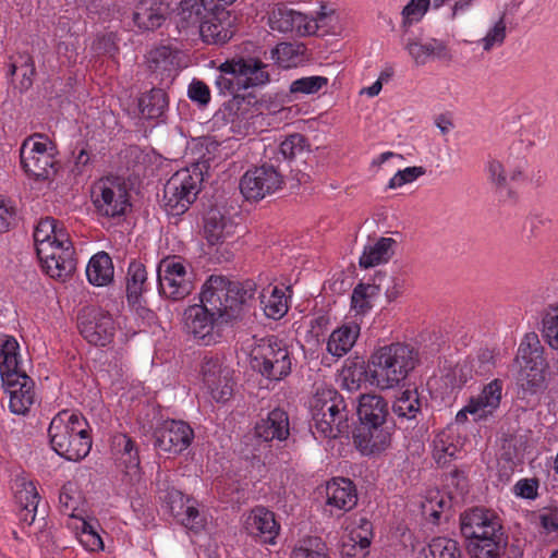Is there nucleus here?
I'll list each match as a JSON object with an SVG mask.
<instances>
[{
	"mask_svg": "<svg viewBox=\"0 0 558 558\" xmlns=\"http://www.w3.org/2000/svg\"><path fill=\"white\" fill-rule=\"evenodd\" d=\"M541 333L545 343L558 354V305L544 313Z\"/></svg>",
	"mask_w": 558,
	"mask_h": 558,
	"instance_id": "obj_43",
	"label": "nucleus"
},
{
	"mask_svg": "<svg viewBox=\"0 0 558 558\" xmlns=\"http://www.w3.org/2000/svg\"><path fill=\"white\" fill-rule=\"evenodd\" d=\"M199 34L203 41L208 45H225L233 37L234 29L229 19L214 15L201 23Z\"/></svg>",
	"mask_w": 558,
	"mask_h": 558,
	"instance_id": "obj_30",
	"label": "nucleus"
},
{
	"mask_svg": "<svg viewBox=\"0 0 558 558\" xmlns=\"http://www.w3.org/2000/svg\"><path fill=\"white\" fill-rule=\"evenodd\" d=\"M391 410L399 418L414 420L421 412L417 390H404L393 402Z\"/></svg>",
	"mask_w": 558,
	"mask_h": 558,
	"instance_id": "obj_40",
	"label": "nucleus"
},
{
	"mask_svg": "<svg viewBox=\"0 0 558 558\" xmlns=\"http://www.w3.org/2000/svg\"><path fill=\"white\" fill-rule=\"evenodd\" d=\"M180 510L175 511V506H171V511L173 512L177 520L190 531L194 533H198L205 526V519L199 513L198 509L195 507L194 502L191 499L186 498L184 501V497L180 496Z\"/></svg>",
	"mask_w": 558,
	"mask_h": 558,
	"instance_id": "obj_39",
	"label": "nucleus"
},
{
	"mask_svg": "<svg viewBox=\"0 0 558 558\" xmlns=\"http://www.w3.org/2000/svg\"><path fill=\"white\" fill-rule=\"evenodd\" d=\"M404 49L409 52L416 65H424L429 59L441 61H451L452 53L446 41L429 38L422 41L417 37L409 38L404 45Z\"/></svg>",
	"mask_w": 558,
	"mask_h": 558,
	"instance_id": "obj_23",
	"label": "nucleus"
},
{
	"mask_svg": "<svg viewBox=\"0 0 558 558\" xmlns=\"http://www.w3.org/2000/svg\"><path fill=\"white\" fill-rule=\"evenodd\" d=\"M5 391L9 393V408L15 414H26L36 400L34 380L25 372L7 375L2 379Z\"/></svg>",
	"mask_w": 558,
	"mask_h": 558,
	"instance_id": "obj_21",
	"label": "nucleus"
},
{
	"mask_svg": "<svg viewBox=\"0 0 558 558\" xmlns=\"http://www.w3.org/2000/svg\"><path fill=\"white\" fill-rule=\"evenodd\" d=\"M327 505L339 510L349 511L357 502L354 483L344 477L333 478L326 487Z\"/></svg>",
	"mask_w": 558,
	"mask_h": 558,
	"instance_id": "obj_27",
	"label": "nucleus"
},
{
	"mask_svg": "<svg viewBox=\"0 0 558 558\" xmlns=\"http://www.w3.org/2000/svg\"><path fill=\"white\" fill-rule=\"evenodd\" d=\"M157 282L159 295L173 302L184 300L194 289L185 265L177 257H166L159 262Z\"/></svg>",
	"mask_w": 558,
	"mask_h": 558,
	"instance_id": "obj_14",
	"label": "nucleus"
},
{
	"mask_svg": "<svg viewBox=\"0 0 558 558\" xmlns=\"http://www.w3.org/2000/svg\"><path fill=\"white\" fill-rule=\"evenodd\" d=\"M169 5L161 0H141L133 12V22L142 31L159 28L166 21Z\"/></svg>",
	"mask_w": 558,
	"mask_h": 558,
	"instance_id": "obj_24",
	"label": "nucleus"
},
{
	"mask_svg": "<svg viewBox=\"0 0 558 558\" xmlns=\"http://www.w3.org/2000/svg\"><path fill=\"white\" fill-rule=\"evenodd\" d=\"M15 499L22 509L26 511L24 520L27 521V517L31 515L29 523H32L39 504V495L35 485L32 482H23L21 488L15 492Z\"/></svg>",
	"mask_w": 558,
	"mask_h": 558,
	"instance_id": "obj_42",
	"label": "nucleus"
},
{
	"mask_svg": "<svg viewBox=\"0 0 558 558\" xmlns=\"http://www.w3.org/2000/svg\"><path fill=\"white\" fill-rule=\"evenodd\" d=\"M468 414L473 415L475 422L481 420L478 418L477 409L469 401V403L457 413L456 422L460 424L464 423L468 418Z\"/></svg>",
	"mask_w": 558,
	"mask_h": 558,
	"instance_id": "obj_61",
	"label": "nucleus"
},
{
	"mask_svg": "<svg viewBox=\"0 0 558 558\" xmlns=\"http://www.w3.org/2000/svg\"><path fill=\"white\" fill-rule=\"evenodd\" d=\"M267 66L252 57L227 60L219 66L216 85L220 93L236 97L242 90L266 85L270 81Z\"/></svg>",
	"mask_w": 558,
	"mask_h": 558,
	"instance_id": "obj_8",
	"label": "nucleus"
},
{
	"mask_svg": "<svg viewBox=\"0 0 558 558\" xmlns=\"http://www.w3.org/2000/svg\"><path fill=\"white\" fill-rule=\"evenodd\" d=\"M430 558H461L458 542L447 537H435L428 544Z\"/></svg>",
	"mask_w": 558,
	"mask_h": 558,
	"instance_id": "obj_45",
	"label": "nucleus"
},
{
	"mask_svg": "<svg viewBox=\"0 0 558 558\" xmlns=\"http://www.w3.org/2000/svg\"><path fill=\"white\" fill-rule=\"evenodd\" d=\"M81 335L94 345L105 347L114 336L116 327L112 316L99 307H85L78 316Z\"/></svg>",
	"mask_w": 558,
	"mask_h": 558,
	"instance_id": "obj_18",
	"label": "nucleus"
},
{
	"mask_svg": "<svg viewBox=\"0 0 558 558\" xmlns=\"http://www.w3.org/2000/svg\"><path fill=\"white\" fill-rule=\"evenodd\" d=\"M81 543L88 549V550H97L104 548V543L99 534L90 530V532H86L83 530V534L81 537Z\"/></svg>",
	"mask_w": 558,
	"mask_h": 558,
	"instance_id": "obj_59",
	"label": "nucleus"
},
{
	"mask_svg": "<svg viewBox=\"0 0 558 558\" xmlns=\"http://www.w3.org/2000/svg\"><path fill=\"white\" fill-rule=\"evenodd\" d=\"M426 173L425 168L423 167H408L403 170H399L395 173V175L389 180L388 187L397 189L407 183H411L415 181L417 178L424 175Z\"/></svg>",
	"mask_w": 558,
	"mask_h": 558,
	"instance_id": "obj_51",
	"label": "nucleus"
},
{
	"mask_svg": "<svg viewBox=\"0 0 558 558\" xmlns=\"http://www.w3.org/2000/svg\"><path fill=\"white\" fill-rule=\"evenodd\" d=\"M487 171L489 174L490 181L497 187H505L507 184V177L505 173V168L501 162L498 160H492L488 162Z\"/></svg>",
	"mask_w": 558,
	"mask_h": 558,
	"instance_id": "obj_56",
	"label": "nucleus"
},
{
	"mask_svg": "<svg viewBox=\"0 0 558 558\" xmlns=\"http://www.w3.org/2000/svg\"><path fill=\"white\" fill-rule=\"evenodd\" d=\"M378 294V286L361 282L352 291L351 307L357 314H364L372 308V301Z\"/></svg>",
	"mask_w": 558,
	"mask_h": 558,
	"instance_id": "obj_41",
	"label": "nucleus"
},
{
	"mask_svg": "<svg viewBox=\"0 0 558 558\" xmlns=\"http://www.w3.org/2000/svg\"><path fill=\"white\" fill-rule=\"evenodd\" d=\"M168 106V95L161 88H151L138 98L140 113L146 120H162Z\"/></svg>",
	"mask_w": 558,
	"mask_h": 558,
	"instance_id": "obj_31",
	"label": "nucleus"
},
{
	"mask_svg": "<svg viewBox=\"0 0 558 558\" xmlns=\"http://www.w3.org/2000/svg\"><path fill=\"white\" fill-rule=\"evenodd\" d=\"M73 485L71 483L62 486L59 494V504L63 511H74L76 509V499L72 495Z\"/></svg>",
	"mask_w": 558,
	"mask_h": 558,
	"instance_id": "obj_58",
	"label": "nucleus"
},
{
	"mask_svg": "<svg viewBox=\"0 0 558 558\" xmlns=\"http://www.w3.org/2000/svg\"><path fill=\"white\" fill-rule=\"evenodd\" d=\"M244 527L254 538L264 544L274 545L280 532V524L275 513L263 506H257L246 517Z\"/></svg>",
	"mask_w": 558,
	"mask_h": 558,
	"instance_id": "obj_22",
	"label": "nucleus"
},
{
	"mask_svg": "<svg viewBox=\"0 0 558 558\" xmlns=\"http://www.w3.org/2000/svg\"><path fill=\"white\" fill-rule=\"evenodd\" d=\"M515 363L519 364L518 383L524 392L534 395L546 388L544 347L535 332L524 336L518 349Z\"/></svg>",
	"mask_w": 558,
	"mask_h": 558,
	"instance_id": "obj_10",
	"label": "nucleus"
},
{
	"mask_svg": "<svg viewBox=\"0 0 558 558\" xmlns=\"http://www.w3.org/2000/svg\"><path fill=\"white\" fill-rule=\"evenodd\" d=\"M254 293L253 283L231 282L221 276H210L203 286L201 303L218 316L221 323H228L240 317Z\"/></svg>",
	"mask_w": 558,
	"mask_h": 558,
	"instance_id": "obj_6",
	"label": "nucleus"
},
{
	"mask_svg": "<svg viewBox=\"0 0 558 558\" xmlns=\"http://www.w3.org/2000/svg\"><path fill=\"white\" fill-rule=\"evenodd\" d=\"M15 218V209L11 201L0 198V233L9 230Z\"/></svg>",
	"mask_w": 558,
	"mask_h": 558,
	"instance_id": "obj_55",
	"label": "nucleus"
},
{
	"mask_svg": "<svg viewBox=\"0 0 558 558\" xmlns=\"http://www.w3.org/2000/svg\"><path fill=\"white\" fill-rule=\"evenodd\" d=\"M495 365V354L494 351L485 348L481 349L477 353L476 359L472 361V367L475 373L478 375L488 374Z\"/></svg>",
	"mask_w": 558,
	"mask_h": 558,
	"instance_id": "obj_52",
	"label": "nucleus"
},
{
	"mask_svg": "<svg viewBox=\"0 0 558 558\" xmlns=\"http://www.w3.org/2000/svg\"><path fill=\"white\" fill-rule=\"evenodd\" d=\"M306 146V138L300 133L289 135L279 146V153L287 160L294 159L302 154Z\"/></svg>",
	"mask_w": 558,
	"mask_h": 558,
	"instance_id": "obj_49",
	"label": "nucleus"
},
{
	"mask_svg": "<svg viewBox=\"0 0 558 558\" xmlns=\"http://www.w3.org/2000/svg\"><path fill=\"white\" fill-rule=\"evenodd\" d=\"M290 434L289 416L281 409H274L255 425V435L264 441L286 440Z\"/></svg>",
	"mask_w": 558,
	"mask_h": 558,
	"instance_id": "obj_25",
	"label": "nucleus"
},
{
	"mask_svg": "<svg viewBox=\"0 0 558 558\" xmlns=\"http://www.w3.org/2000/svg\"><path fill=\"white\" fill-rule=\"evenodd\" d=\"M322 9H325L323 7ZM329 15L322 10L316 17H308L287 5H276L268 14V25L279 33H295L300 36L314 35L325 25Z\"/></svg>",
	"mask_w": 558,
	"mask_h": 558,
	"instance_id": "obj_15",
	"label": "nucleus"
},
{
	"mask_svg": "<svg viewBox=\"0 0 558 558\" xmlns=\"http://www.w3.org/2000/svg\"><path fill=\"white\" fill-rule=\"evenodd\" d=\"M154 438V446L158 450L179 454L191 445L194 432L183 421L167 420L155 429Z\"/></svg>",
	"mask_w": 558,
	"mask_h": 558,
	"instance_id": "obj_19",
	"label": "nucleus"
},
{
	"mask_svg": "<svg viewBox=\"0 0 558 558\" xmlns=\"http://www.w3.org/2000/svg\"><path fill=\"white\" fill-rule=\"evenodd\" d=\"M383 80H384V74H380L378 80L376 82H374L369 87L365 88L363 92L365 94H367L369 97L377 96L383 88Z\"/></svg>",
	"mask_w": 558,
	"mask_h": 558,
	"instance_id": "obj_64",
	"label": "nucleus"
},
{
	"mask_svg": "<svg viewBox=\"0 0 558 558\" xmlns=\"http://www.w3.org/2000/svg\"><path fill=\"white\" fill-rule=\"evenodd\" d=\"M20 344L13 337L0 338V375L1 379L7 375L19 374L24 371L21 368Z\"/></svg>",
	"mask_w": 558,
	"mask_h": 558,
	"instance_id": "obj_36",
	"label": "nucleus"
},
{
	"mask_svg": "<svg viewBox=\"0 0 558 558\" xmlns=\"http://www.w3.org/2000/svg\"><path fill=\"white\" fill-rule=\"evenodd\" d=\"M460 451L459 444L451 430H442L435 436L433 440V457L438 465L445 466L452 459L458 458Z\"/></svg>",
	"mask_w": 558,
	"mask_h": 558,
	"instance_id": "obj_37",
	"label": "nucleus"
},
{
	"mask_svg": "<svg viewBox=\"0 0 558 558\" xmlns=\"http://www.w3.org/2000/svg\"><path fill=\"white\" fill-rule=\"evenodd\" d=\"M189 98L201 106H206L210 101L209 87L202 81L193 80L187 90Z\"/></svg>",
	"mask_w": 558,
	"mask_h": 558,
	"instance_id": "obj_53",
	"label": "nucleus"
},
{
	"mask_svg": "<svg viewBox=\"0 0 558 558\" xmlns=\"http://www.w3.org/2000/svg\"><path fill=\"white\" fill-rule=\"evenodd\" d=\"M20 70L23 71V73H22L23 80L21 82V85L23 88H28L33 84L32 75H34L35 69H34L33 64H29V65L25 64V66H21Z\"/></svg>",
	"mask_w": 558,
	"mask_h": 558,
	"instance_id": "obj_63",
	"label": "nucleus"
},
{
	"mask_svg": "<svg viewBox=\"0 0 558 558\" xmlns=\"http://www.w3.org/2000/svg\"><path fill=\"white\" fill-rule=\"evenodd\" d=\"M538 480L523 478L514 485V493L517 496L525 499H535L537 497Z\"/></svg>",
	"mask_w": 558,
	"mask_h": 558,
	"instance_id": "obj_54",
	"label": "nucleus"
},
{
	"mask_svg": "<svg viewBox=\"0 0 558 558\" xmlns=\"http://www.w3.org/2000/svg\"><path fill=\"white\" fill-rule=\"evenodd\" d=\"M460 531L468 539L474 558H501L508 546V535L499 515L484 507H473L460 514Z\"/></svg>",
	"mask_w": 558,
	"mask_h": 558,
	"instance_id": "obj_1",
	"label": "nucleus"
},
{
	"mask_svg": "<svg viewBox=\"0 0 558 558\" xmlns=\"http://www.w3.org/2000/svg\"><path fill=\"white\" fill-rule=\"evenodd\" d=\"M111 450L126 473H136L140 469V456L135 441L125 434L112 437Z\"/></svg>",
	"mask_w": 558,
	"mask_h": 558,
	"instance_id": "obj_29",
	"label": "nucleus"
},
{
	"mask_svg": "<svg viewBox=\"0 0 558 558\" xmlns=\"http://www.w3.org/2000/svg\"><path fill=\"white\" fill-rule=\"evenodd\" d=\"M282 175L274 166L263 165L247 170L240 181V190L247 201H259L281 189Z\"/></svg>",
	"mask_w": 558,
	"mask_h": 558,
	"instance_id": "obj_17",
	"label": "nucleus"
},
{
	"mask_svg": "<svg viewBox=\"0 0 558 558\" xmlns=\"http://www.w3.org/2000/svg\"><path fill=\"white\" fill-rule=\"evenodd\" d=\"M51 448L69 461L84 459L92 449L90 427L82 413L62 410L48 428Z\"/></svg>",
	"mask_w": 558,
	"mask_h": 558,
	"instance_id": "obj_4",
	"label": "nucleus"
},
{
	"mask_svg": "<svg viewBox=\"0 0 558 558\" xmlns=\"http://www.w3.org/2000/svg\"><path fill=\"white\" fill-rule=\"evenodd\" d=\"M328 85V78L325 76H304L294 80L289 87L291 94L313 95Z\"/></svg>",
	"mask_w": 558,
	"mask_h": 558,
	"instance_id": "obj_46",
	"label": "nucleus"
},
{
	"mask_svg": "<svg viewBox=\"0 0 558 558\" xmlns=\"http://www.w3.org/2000/svg\"><path fill=\"white\" fill-rule=\"evenodd\" d=\"M291 558H329L327 546L317 536H310L303 539L291 554Z\"/></svg>",
	"mask_w": 558,
	"mask_h": 558,
	"instance_id": "obj_44",
	"label": "nucleus"
},
{
	"mask_svg": "<svg viewBox=\"0 0 558 558\" xmlns=\"http://www.w3.org/2000/svg\"><path fill=\"white\" fill-rule=\"evenodd\" d=\"M397 241L392 238L381 236L373 243L365 245L359 259L362 268H372L380 264H386L395 254Z\"/></svg>",
	"mask_w": 558,
	"mask_h": 558,
	"instance_id": "obj_28",
	"label": "nucleus"
},
{
	"mask_svg": "<svg viewBox=\"0 0 558 558\" xmlns=\"http://www.w3.org/2000/svg\"><path fill=\"white\" fill-rule=\"evenodd\" d=\"M114 268L110 255L98 252L88 262L86 276L93 286L104 287L113 280Z\"/></svg>",
	"mask_w": 558,
	"mask_h": 558,
	"instance_id": "obj_32",
	"label": "nucleus"
},
{
	"mask_svg": "<svg viewBox=\"0 0 558 558\" xmlns=\"http://www.w3.org/2000/svg\"><path fill=\"white\" fill-rule=\"evenodd\" d=\"M56 147L47 135L35 133L20 148L24 172L34 180H47L57 172Z\"/></svg>",
	"mask_w": 558,
	"mask_h": 558,
	"instance_id": "obj_12",
	"label": "nucleus"
},
{
	"mask_svg": "<svg viewBox=\"0 0 558 558\" xmlns=\"http://www.w3.org/2000/svg\"><path fill=\"white\" fill-rule=\"evenodd\" d=\"M201 375L208 392L217 402H226L233 393V371L215 356H204Z\"/></svg>",
	"mask_w": 558,
	"mask_h": 558,
	"instance_id": "obj_16",
	"label": "nucleus"
},
{
	"mask_svg": "<svg viewBox=\"0 0 558 558\" xmlns=\"http://www.w3.org/2000/svg\"><path fill=\"white\" fill-rule=\"evenodd\" d=\"M506 14L502 13L498 21L488 29L487 34L478 40L484 51H490L495 46H501L507 37Z\"/></svg>",
	"mask_w": 558,
	"mask_h": 558,
	"instance_id": "obj_47",
	"label": "nucleus"
},
{
	"mask_svg": "<svg viewBox=\"0 0 558 558\" xmlns=\"http://www.w3.org/2000/svg\"><path fill=\"white\" fill-rule=\"evenodd\" d=\"M203 171L198 163L177 171L163 189L165 208L169 215L184 214L202 190Z\"/></svg>",
	"mask_w": 558,
	"mask_h": 558,
	"instance_id": "obj_11",
	"label": "nucleus"
},
{
	"mask_svg": "<svg viewBox=\"0 0 558 558\" xmlns=\"http://www.w3.org/2000/svg\"><path fill=\"white\" fill-rule=\"evenodd\" d=\"M264 313L272 319L281 318L288 312L284 292L278 287H268L260 294Z\"/></svg>",
	"mask_w": 558,
	"mask_h": 558,
	"instance_id": "obj_38",
	"label": "nucleus"
},
{
	"mask_svg": "<svg viewBox=\"0 0 558 558\" xmlns=\"http://www.w3.org/2000/svg\"><path fill=\"white\" fill-rule=\"evenodd\" d=\"M361 529L363 532H365V536L357 538L355 543H357L362 549H365L371 544L372 523L366 519H362Z\"/></svg>",
	"mask_w": 558,
	"mask_h": 558,
	"instance_id": "obj_60",
	"label": "nucleus"
},
{
	"mask_svg": "<svg viewBox=\"0 0 558 558\" xmlns=\"http://www.w3.org/2000/svg\"><path fill=\"white\" fill-rule=\"evenodd\" d=\"M92 202L99 217L119 219L131 207L128 189L119 178H104L92 186Z\"/></svg>",
	"mask_w": 558,
	"mask_h": 558,
	"instance_id": "obj_13",
	"label": "nucleus"
},
{
	"mask_svg": "<svg viewBox=\"0 0 558 558\" xmlns=\"http://www.w3.org/2000/svg\"><path fill=\"white\" fill-rule=\"evenodd\" d=\"M538 523L547 534L558 532V512L544 510L538 514Z\"/></svg>",
	"mask_w": 558,
	"mask_h": 558,
	"instance_id": "obj_57",
	"label": "nucleus"
},
{
	"mask_svg": "<svg viewBox=\"0 0 558 558\" xmlns=\"http://www.w3.org/2000/svg\"><path fill=\"white\" fill-rule=\"evenodd\" d=\"M417 362L414 349L403 343H390L376 349L368 360V376L377 388L390 389L403 381Z\"/></svg>",
	"mask_w": 558,
	"mask_h": 558,
	"instance_id": "obj_5",
	"label": "nucleus"
},
{
	"mask_svg": "<svg viewBox=\"0 0 558 558\" xmlns=\"http://www.w3.org/2000/svg\"><path fill=\"white\" fill-rule=\"evenodd\" d=\"M126 298L129 303L137 304L144 292L147 291V271L143 263L132 260L129 264L126 277Z\"/></svg>",
	"mask_w": 558,
	"mask_h": 558,
	"instance_id": "obj_34",
	"label": "nucleus"
},
{
	"mask_svg": "<svg viewBox=\"0 0 558 558\" xmlns=\"http://www.w3.org/2000/svg\"><path fill=\"white\" fill-rule=\"evenodd\" d=\"M252 368L264 378L280 381L292 371V355L276 336L257 339L251 349Z\"/></svg>",
	"mask_w": 558,
	"mask_h": 558,
	"instance_id": "obj_9",
	"label": "nucleus"
},
{
	"mask_svg": "<svg viewBox=\"0 0 558 558\" xmlns=\"http://www.w3.org/2000/svg\"><path fill=\"white\" fill-rule=\"evenodd\" d=\"M360 333L357 325H342L331 332L327 341V351L332 356H344L354 345Z\"/></svg>",
	"mask_w": 558,
	"mask_h": 558,
	"instance_id": "obj_33",
	"label": "nucleus"
},
{
	"mask_svg": "<svg viewBox=\"0 0 558 558\" xmlns=\"http://www.w3.org/2000/svg\"><path fill=\"white\" fill-rule=\"evenodd\" d=\"M403 292V282L399 279H393L392 286L386 290V296L389 302L395 301Z\"/></svg>",
	"mask_w": 558,
	"mask_h": 558,
	"instance_id": "obj_62",
	"label": "nucleus"
},
{
	"mask_svg": "<svg viewBox=\"0 0 558 558\" xmlns=\"http://www.w3.org/2000/svg\"><path fill=\"white\" fill-rule=\"evenodd\" d=\"M502 381L494 379L487 384L482 392L470 399V402L477 409L478 418H486L500 404Z\"/></svg>",
	"mask_w": 558,
	"mask_h": 558,
	"instance_id": "obj_35",
	"label": "nucleus"
},
{
	"mask_svg": "<svg viewBox=\"0 0 558 558\" xmlns=\"http://www.w3.org/2000/svg\"><path fill=\"white\" fill-rule=\"evenodd\" d=\"M389 409L388 401L379 395L360 396L356 408L360 424L353 434V439L363 454L380 452L389 446L391 434L386 425Z\"/></svg>",
	"mask_w": 558,
	"mask_h": 558,
	"instance_id": "obj_3",
	"label": "nucleus"
},
{
	"mask_svg": "<svg viewBox=\"0 0 558 558\" xmlns=\"http://www.w3.org/2000/svg\"><path fill=\"white\" fill-rule=\"evenodd\" d=\"M203 228L204 236L210 245L223 243L235 232V225L216 207L205 214Z\"/></svg>",
	"mask_w": 558,
	"mask_h": 558,
	"instance_id": "obj_26",
	"label": "nucleus"
},
{
	"mask_svg": "<svg viewBox=\"0 0 558 558\" xmlns=\"http://www.w3.org/2000/svg\"><path fill=\"white\" fill-rule=\"evenodd\" d=\"M310 429L315 438H337L349 433V410L344 398L332 387L319 386L310 401Z\"/></svg>",
	"mask_w": 558,
	"mask_h": 558,
	"instance_id": "obj_7",
	"label": "nucleus"
},
{
	"mask_svg": "<svg viewBox=\"0 0 558 558\" xmlns=\"http://www.w3.org/2000/svg\"><path fill=\"white\" fill-rule=\"evenodd\" d=\"M34 241L41 267L51 278L63 279L75 270L69 233L58 220L41 218L35 227Z\"/></svg>",
	"mask_w": 558,
	"mask_h": 558,
	"instance_id": "obj_2",
	"label": "nucleus"
},
{
	"mask_svg": "<svg viewBox=\"0 0 558 558\" xmlns=\"http://www.w3.org/2000/svg\"><path fill=\"white\" fill-rule=\"evenodd\" d=\"M175 58V52L170 47L161 46L149 52L148 62L151 69L169 70L173 65Z\"/></svg>",
	"mask_w": 558,
	"mask_h": 558,
	"instance_id": "obj_48",
	"label": "nucleus"
},
{
	"mask_svg": "<svg viewBox=\"0 0 558 558\" xmlns=\"http://www.w3.org/2000/svg\"><path fill=\"white\" fill-rule=\"evenodd\" d=\"M430 5V0H410L402 10L403 25L421 21Z\"/></svg>",
	"mask_w": 558,
	"mask_h": 558,
	"instance_id": "obj_50",
	"label": "nucleus"
},
{
	"mask_svg": "<svg viewBox=\"0 0 558 558\" xmlns=\"http://www.w3.org/2000/svg\"><path fill=\"white\" fill-rule=\"evenodd\" d=\"M219 323L221 319L205 308L202 303L189 306L184 312V325L187 332L204 345L216 342L218 335L215 333V328Z\"/></svg>",
	"mask_w": 558,
	"mask_h": 558,
	"instance_id": "obj_20",
	"label": "nucleus"
}]
</instances>
